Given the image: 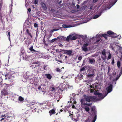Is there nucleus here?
Returning <instances> with one entry per match:
<instances>
[{
	"label": "nucleus",
	"instance_id": "a878e982",
	"mask_svg": "<svg viewBox=\"0 0 122 122\" xmlns=\"http://www.w3.org/2000/svg\"><path fill=\"white\" fill-rule=\"evenodd\" d=\"M84 109L86 112H87L89 113H90V109L88 107L86 106L85 107Z\"/></svg>",
	"mask_w": 122,
	"mask_h": 122
},
{
	"label": "nucleus",
	"instance_id": "69168bd1",
	"mask_svg": "<svg viewBox=\"0 0 122 122\" xmlns=\"http://www.w3.org/2000/svg\"><path fill=\"white\" fill-rule=\"evenodd\" d=\"M4 118H2V119H1L0 120V121H1L3 120H4Z\"/></svg>",
	"mask_w": 122,
	"mask_h": 122
},
{
	"label": "nucleus",
	"instance_id": "f704fd0d",
	"mask_svg": "<svg viewBox=\"0 0 122 122\" xmlns=\"http://www.w3.org/2000/svg\"><path fill=\"white\" fill-rule=\"evenodd\" d=\"M94 61V59H90L89 60V62L91 64Z\"/></svg>",
	"mask_w": 122,
	"mask_h": 122
},
{
	"label": "nucleus",
	"instance_id": "9d476101",
	"mask_svg": "<svg viewBox=\"0 0 122 122\" xmlns=\"http://www.w3.org/2000/svg\"><path fill=\"white\" fill-rule=\"evenodd\" d=\"M91 88H93V89H91L90 90V92L91 93L96 92L98 90L97 89V86L96 85L95 86V87L91 86ZM94 93L95 92H94Z\"/></svg>",
	"mask_w": 122,
	"mask_h": 122
},
{
	"label": "nucleus",
	"instance_id": "7ed1b4c3",
	"mask_svg": "<svg viewBox=\"0 0 122 122\" xmlns=\"http://www.w3.org/2000/svg\"><path fill=\"white\" fill-rule=\"evenodd\" d=\"M84 97L85 98L86 101L87 102H88L89 103H88L86 102L85 104V105L88 106L91 105L92 103V101L94 99V98L93 96H85Z\"/></svg>",
	"mask_w": 122,
	"mask_h": 122
},
{
	"label": "nucleus",
	"instance_id": "e2e57ef3",
	"mask_svg": "<svg viewBox=\"0 0 122 122\" xmlns=\"http://www.w3.org/2000/svg\"><path fill=\"white\" fill-rule=\"evenodd\" d=\"M93 9V8H88V9L87 10H93L94 9Z\"/></svg>",
	"mask_w": 122,
	"mask_h": 122
},
{
	"label": "nucleus",
	"instance_id": "13d9d810",
	"mask_svg": "<svg viewBox=\"0 0 122 122\" xmlns=\"http://www.w3.org/2000/svg\"><path fill=\"white\" fill-rule=\"evenodd\" d=\"M58 30L57 29H53L52 30H51V31L52 32H53L55 31H56V30Z\"/></svg>",
	"mask_w": 122,
	"mask_h": 122
},
{
	"label": "nucleus",
	"instance_id": "79ce46f5",
	"mask_svg": "<svg viewBox=\"0 0 122 122\" xmlns=\"http://www.w3.org/2000/svg\"><path fill=\"white\" fill-rule=\"evenodd\" d=\"M34 26L35 27H37L38 26V24H37L35 23L34 24Z\"/></svg>",
	"mask_w": 122,
	"mask_h": 122
},
{
	"label": "nucleus",
	"instance_id": "de8ad7c7",
	"mask_svg": "<svg viewBox=\"0 0 122 122\" xmlns=\"http://www.w3.org/2000/svg\"><path fill=\"white\" fill-rule=\"evenodd\" d=\"M101 39H97L96 42L97 43L99 42L100 41V40Z\"/></svg>",
	"mask_w": 122,
	"mask_h": 122
},
{
	"label": "nucleus",
	"instance_id": "6e6d98bb",
	"mask_svg": "<svg viewBox=\"0 0 122 122\" xmlns=\"http://www.w3.org/2000/svg\"><path fill=\"white\" fill-rule=\"evenodd\" d=\"M56 61H58V62H60L61 63H62V61H60L58 59H56Z\"/></svg>",
	"mask_w": 122,
	"mask_h": 122
},
{
	"label": "nucleus",
	"instance_id": "4be33fe9",
	"mask_svg": "<svg viewBox=\"0 0 122 122\" xmlns=\"http://www.w3.org/2000/svg\"><path fill=\"white\" fill-rule=\"evenodd\" d=\"M95 72L94 71H92V74H88L87 75V77L89 78H91L93 76H94Z\"/></svg>",
	"mask_w": 122,
	"mask_h": 122
},
{
	"label": "nucleus",
	"instance_id": "423d86ee",
	"mask_svg": "<svg viewBox=\"0 0 122 122\" xmlns=\"http://www.w3.org/2000/svg\"><path fill=\"white\" fill-rule=\"evenodd\" d=\"M67 10L69 13H76L80 11L81 8H67Z\"/></svg>",
	"mask_w": 122,
	"mask_h": 122
},
{
	"label": "nucleus",
	"instance_id": "0e129e2a",
	"mask_svg": "<svg viewBox=\"0 0 122 122\" xmlns=\"http://www.w3.org/2000/svg\"><path fill=\"white\" fill-rule=\"evenodd\" d=\"M41 88V87L40 86H39L38 87V90H40Z\"/></svg>",
	"mask_w": 122,
	"mask_h": 122
},
{
	"label": "nucleus",
	"instance_id": "dca6fc26",
	"mask_svg": "<svg viewBox=\"0 0 122 122\" xmlns=\"http://www.w3.org/2000/svg\"><path fill=\"white\" fill-rule=\"evenodd\" d=\"M49 113L50 116H51L52 115L55 114L56 113L55 109H53L51 110H50L49 111Z\"/></svg>",
	"mask_w": 122,
	"mask_h": 122
},
{
	"label": "nucleus",
	"instance_id": "c85d7f7f",
	"mask_svg": "<svg viewBox=\"0 0 122 122\" xmlns=\"http://www.w3.org/2000/svg\"><path fill=\"white\" fill-rule=\"evenodd\" d=\"M3 85L5 87L6 89H7L9 87V85L6 83L4 84H3Z\"/></svg>",
	"mask_w": 122,
	"mask_h": 122
},
{
	"label": "nucleus",
	"instance_id": "393cba45",
	"mask_svg": "<svg viewBox=\"0 0 122 122\" xmlns=\"http://www.w3.org/2000/svg\"><path fill=\"white\" fill-rule=\"evenodd\" d=\"M71 35H70L67 36V38L65 37V41H69V39L70 38H71Z\"/></svg>",
	"mask_w": 122,
	"mask_h": 122
},
{
	"label": "nucleus",
	"instance_id": "338daca9",
	"mask_svg": "<svg viewBox=\"0 0 122 122\" xmlns=\"http://www.w3.org/2000/svg\"><path fill=\"white\" fill-rule=\"evenodd\" d=\"M76 6H77V8H79V6L78 5H77Z\"/></svg>",
	"mask_w": 122,
	"mask_h": 122
},
{
	"label": "nucleus",
	"instance_id": "aec40b11",
	"mask_svg": "<svg viewBox=\"0 0 122 122\" xmlns=\"http://www.w3.org/2000/svg\"><path fill=\"white\" fill-rule=\"evenodd\" d=\"M45 76L49 80L51 79L52 77V76L50 74H46Z\"/></svg>",
	"mask_w": 122,
	"mask_h": 122
},
{
	"label": "nucleus",
	"instance_id": "603ef678",
	"mask_svg": "<svg viewBox=\"0 0 122 122\" xmlns=\"http://www.w3.org/2000/svg\"><path fill=\"white\" fill-rule=\"evenodd\" d=\"M85 68L84 67H83L80 70V71H83L85 70Z\"/></svg>",
	"mask_w": 122,
	"mask_h": 122
},
{
	"label": "nucleus",
	"instance_id": "c03bdc74",
	"mask_svg": "<svg viewBox=\"0 0 122 122\" xmlns=\"http://www.w3.org/2000/svg\"><path fill=\"white\" fill-rule=\"evenodd\" d=\"M68 112L70 114V116H71L70 117H71V116H72L73 114H71L70 113L71 112L70 111H68Z\"/></svg>",
	"mask_w": 122,
	"mask_h": 122
},
{
	"label": "nucleus",
	"instance_id": "a19ab883",
	"mask_svg": "<svg viewBox=\"0 0 122 122\" xmlns=\"http://www.w3.org/2000/svg\"><path fill=\"white\" fill-rule=\"evenodd\" d=\"M82 57L81 56H79L78 58V59L79 60H81L82 59Z\"/></svg>",
	"mask_w": 122,
	"mask_h": 122
},
{
	"label": "nucleus",
	"instance_id": "f257e3e1",
	"mask_svg": "<svg viewBox=\"0 0 122 122\" xmlns=\"http://www.w3.org/2000/svg\"><path fill=\"white\" fill-rule=\"evenodd\" d=\"M91 115L85 122H95L97 119V111L95 107H92L91 109Z\"/></svg>",
	"mask_w": 122,
	"mask_h": 122
},
{
	"label": "nucleus",
	"instance_id": "1a4fd4ad",
	"mask_svg": "<svg viewBox=\"0 0 122 122\" xmlns=\"http://www.w3.org/2000/svg\"><path fill=\"white\" fill-rule=\"evenodd\" d=\"M88 44L87 43L84 44H83V46L82 47V50L85 52L88 51V49L87 47V46H88Z\"/></svg>",
	"mask_w": 122,
	"mask_h": 122
},
{
	"label": "nucleus",
	"instance_id": "c9c22d12",
	"mask_svg": "<svg viewBox=\"0 0 122 122\" xmlns=\"http://www.w3.org/2000/svg\"><path fill=\"white\" fill-rule=\"evenodd\" d=\"M112 55L111 54H110V53L109 54V55L108 56L107 60H108L111 59L112 57Z\"/></svg>",
	"mask_w": 122,
	"mask_h": 122
},
{
	"label": "nucleus",
	"instance_id": "473e14b6",
	"mask_svg": "<svg viewBox=\"0 0 122 122\" xmlns=\"http://www.w3.org/2000/svg\"><path fill=\"white\" fill-rule=\"evenodd\" d=\"M77 38V37L76 36H73L72 38H71V40H76Z\"/></svg>",
	"mask_w": 122,
	"mask_h": 122
},
{
	"label": "nucleus",
	"instance_id": "f03ea898",
	"mask_svg": "<svg viewBox=\"0 0 122 122\" xmlns=\"http://www.w3.org/2000/svg\"><path fill=\"white\" fill-rule=\"evenodd\" d=\"M95 9L94 10L93 12L92 13V14L95 13H96L97 14L95 15L93 17L94 19H96L98 18L101 15V14L105 10H107V8H105V9H103V8H100L99 9V8H95ZM108 9H109L110 8H108Z\"/></svg>",
	"mask_w": 122,
	"mask_h": 122
},
{
	"label": "nucleus",
	"instance_id": "b1692460",
	"mask_svg": "<svg viewBox=\"0 0 122 122\" xmlns=\"http://www.w3.org/2000/svg\"><path fill=\"white\" fill-rule=\"evenodd\" d=\"M102 36L103 37L106 39H107V38L109 36L106 34H102Z\"/></svg>",
	"mask_w": 122,
	"mask_h": 122
},
{
	"label": "nucleus",
	"instance_id": "680f3d73",
	"mask_svg": "<svg viewBox=\"0 0 122 122\" xmlns=\"http://www.w3.org/2000/svg\"><path fill=\"white\" fill-rule=\"evenodd\" d=\"M2 3L1 2H0V8H1L2 7Z\"/></svg>",
	"mask_w": 122,
	"mask_h": 122
},
{
	"label": "nucleus",
	"instance_id": "f3484780",
	"mask_svg": "<svg viewBox=\"0 0 122 122\" xmlns=\"http://www.w3.org/2000/svg\"><path fill=\"white\" fill-rule=\"evenodd\" d=\"M31 113V111L30 110H27L25 112L24 115H27V117L29 116Z\"/></svg>",
	"mask_w": 122,
	"mask_h": 122
},
{
	"label": "nucleus",
	"instance_id": "e433bc0d",
	"mask_svg": "<svg viewBox=\"0 0 122 122\" xmlns=\"http://www.w3.org/2000/svg\"><path fill=\"white\" fill-rule=\"evenodd\" d=\"M56 71L58 72H61V70L59 68H57L56 69Z\"/></svg>",
	"mask_w": 122,
	"mask_h": 122
},
{
	"label": "nucleus",
	"instance_id": "5701e85b",
	"mask_svg": "<svg viewBox=\"0 0 122 122\" xmlns=\"http://www.w3.org/2000/svg\"><path fill=\"white\" fill-rule=\"evenodd\" d=\"M83 75L81 74H79L78 75V78L79 79H82L83 78Z\"/></svg>",
	"mask_w": 122,
	"mask_h": 122
},
{
	"label": "nucleus",
	"instance_id": "cd10ccee",
	"mask_svg": "<svg viewBox=\"0 0 122 122\" xmlns=\"http://www.w3.org/2000/svg\"><path fill=\"white\" fill-rule=\"evenodd\" d=\"M51 10L52 11L53 13L55 14L56 13H58L59 12V11L54 10L52 8H51Z\"/></svg>",
	"mask_w": 122,
	"mask_h": 122
},
{
	"label": "nucleus",
	"instance_id": "37998d69",
	"mask_svg": "<svg viewBox=\"0 0 122 122\" xmlns=\"http://www.w3.org/2000/svg\"><path fill=\"white\" fill-rule=\"evenodd\" d=\"M47 65H45L44 66V69L45 70H47V68H46V66Z\"/></svg>",
	"mask_w": 122,
	"mask_h": 122
},
{
	"label": "nucleus",
	"instance_id": "7c9ffc66",
	"mask_svg": "<svg viewBox=\"0 0 122 122\" xmlns=\"http://www.w3.org/2000/svg\"><path fill=\"white\" fill-rule=\"evenodd\" d=\"M80 101L81 104L85 105V100H84L81 99L80 100Z\"/></svg>",
	"mask_w": 122,
	"mask_h": 122
},
{
	"label": "nucleus",
	"instance_id": "5fc2aeb1",
	"mask_svg": "<svg viewBox=\"0 0 122 122\" xmlns=\"http://www.w3.org/2000/svg\"><path fill=\"white\" fill-rule=\"evenodd\" d=\"M101 60V57L99 56L98 57V60L99 61H100Z\"/></svg>",
	"mask_w": 122,
	"mask_h": 122
},
{
	"label": "nucleus",
	"instance_id": "412c9836",
	"mask_svg": "<svg viewBox=\"0 0 122 122\" xmlns=\"http://www.w3.org/2000/svg\"><path fill=\"white\" fill-rule=\"evenodd\" d=\"M26 33L27 34L30 36L31 38L32 37V36L31 34L30 30L27 29L26 30Z\"/></svg>",
	"mask_w": 122,
	"mask_h": 122
},
{
	"label": "nucleus",
	"instance_id": "9b49d317",
	"mask_svg": "<svg viewBox=\"0 0 122 122\" xmlns=\"http://www.w3.org/2000/svg\"><path fill=\"white\" fill-rule=\"evenodd\" d=\"M102 54L103 55L101 56L102 58L104 60H105L106 58V51L105 50H103L102 51Z\"/></svg>",
	"mask_w": 122,
	"mask_h": 122
},
{
	"label": "nucleus",
	"instance_id": "f8f14e48",
	"mask_svg": "<svg viewBox=\"0 0 122 122\" xmlns=\"http://www.w3.org/2000/svg\"><path fill=\"white\" fill-rule=\"evenodd\" d=\"M1 93L2 95L4 96L8 95V94L7 91L5 89H3L2 90Z\"/></svg>",
	"mask_w": 122,
	"mask_h": 122
},
{
	"label": "nucleus",
	"instance_id": "2eb2a0df",
	"mask_svg": "<svg viewBox=\"0 0 122 122\" xmlns=\"http://www.w3.org/2000/svg\"><path fill=\"white\" fill-rule=\"evenodd\" d=\"M29 50L31 51V52H33V51L35 52H36L34 53V54H37L39 53V51H36L33 49V47L32 46H30L29 48Z\"/></svg>",
	"mask_w": 122,
	"mask_h": 122
},
{
	"label": "nucleus",
	"instance_id": "c756f323",
	"mask_svg": "<svg viewBox=\"0 0 122 122\" xmlns=\"http://www.w3.org/2000/svg\"><path fill=\"white\" fill-rule=\"evenodd\" d=\"M57 40L58 39L57 38H56L53 39L50 41V42L51 43H52L56 41H57Z\"/></svg>",
	"mask_w": 122,
	"mask_h": 122
},
{
	"label": "nucleus",
	"instance_id": "bf43d9fd",
	"mask_svg": "<svg viewBox=\"0 0 122 122\" xmlns=\"http://www.w3.org/2000/svg\"><path fill=\"white\" fill-rule=\"evenodd\" d=\"M72 96H73V97H75V96H76V94L74 93H73L72 94Z\"/></svg>",
	"mask_w": 122,
	"mask_h": 122
},
{
	"label": "nucleus",
	"instance_id": "864d4df0",
	"mask_svg": "<svg viewBox=\"0 0 122 122\" xmlns=\"http://www.w3.org/2000/svg\"><path fill=\"white\" fill-rule=\"evenodd\" d=\"M28 11H27V13H28V12L29 13L30 12L31 9H30V8H29V9H28Z\"/></svg>",
	"mask_w": 122,
	"mask_h": 122
},
{
	"label": "nucleus",
	"instance_id": "774afa93",
	"mask_svg": "<svg viewBox=\"0 0 122 122\" xmlns=\"http://www.w3.org/2000/svg\"><path fill=\"white\" fill-rule=\"evenodd\" d=\"M63 46L62 45V44H60L59 45V46H60V47H61V46Z\"/></svg>",
	"mask_w": 122,
	"mask_h": 122
},
{
	"label": "nucleus",
	"instance_id": "49530a36",
	"mask_svg": "<svg viewBox=\"0 0 122 122\" xmlns=\"http://www.w3.org/2000/svg\"><path fill=\"white\" fill-rule=\"evenodd\" d=\"M6 116L5 114L2 115L0 117H4V118L6 117Z\"/></svg>",
	"mask_w": 122,
	"mask_h": 122
},
{
	"label": "nucleus",
	"instance_id": "a18cd8bd",
	"mask_svg": "<svg viewBox=\"0 0 122 122\" xmlns=\"http://www.w3.org/2000/svg\"><path fill=\"white\" fill-rule=\"evenodd\" d=\"M51 88V91L52 92H53L55 90V88L54 87H52Z\"/></svg>",
	"mask_w": 122,
	"mask_h": 122
},
{
	"label": "nucleus",
	"instance_id": "6ab92c4d",
	"mask_svg": "<svg viewBox=\"0 0 122 122\" xmlns=\"http://www.w3.org/2000/svg\"><path fill=\"white\" fill-rule=\"evenodd\" d=\"M94 93L95 95H98V97H100L101 99H103L102 98L105 96V95L103 96L102 94L100 93Z\"/></svg>",
	"mask_w": 122,
	"mask_h": 122
},
{
	"label": "nucleus",
	"instance_id": "20e7f679",
	"mask_svg": "<svg viewBox=\"0 0 122 122\" xmlns=\"http://www.w3.org/2000/svg\"><path fill=\"white\" fill-rule=\"evenodd\" d=\"M107 34L109 35L110 37L113 38H116L120 39L121 38V36L120 35L117 36L116 34L111 30H109L107 31Z\"/></svg>",
	"mask_w": 122,
	"mask_h": 122
},
{
	"label": "nucleus",
	"instance_id": "39448f33",
	"mask_svg": "<svg viewBox=\"0 0 122 122\" xmlns=\"http://www.w3.org/2000/svg\"><path fill=\"white\" fill-rule=\"evenodd\" d=\"M20 56L21 58L23 60H27L28 56L26 54H25V52L24 48L23 47H22L20 50Z\"/></svg>",
	"mask_w": 122,
	"mask_h": 122
},
{
	"label": "nucleus",
	"instance_id": "bb28decb",
	"mask_svg": "<svg viewBox=\"0 0 122 122\" xmlns=\"http://www.w3.org/2000/svg\"><path fill=\"white\" fill-rule=\"evenodd\" d=\"M62 26L64 28H69L72 27L71 25H67L65 24H63L62 25Z\"/></svg>",
	"mask_w": 122,
	"mask_h": 122
},
{
	"label": "nucleus",
	"instance_id": "8fccbe9b",
	"mask_svg": "<svg viewBox=\"0 0 122 122\" xmlns=\"http://www.w3.org/2000/svg\"><path fill=\"white\" fill-rule=\"evenodd\" d=\"M8 35H9V40H10V32H9L8 33Z\"/></svg>",
	"mask_w": 122,
	"mask_h": 122
},
{
	"label": "nucleus",
	"instance_id": "a211bd4d",
	"mask_svg": "<svg viewBox=\"0 0 122 122\" xmlns=\"http://www.w3.org/2000/svg\"><path fill=\"white\" fill-rule=\"evenodd\" d=\"M57 38L58 40L59 39V41H65V37L63 36H59L57 37Z\"/></svg>",
	"mask_w": 122,
	"mask_h": 122
},
{
	"label": "nucleus",
	"instance_id": "4d7b16f0",
	"mask_svg": "<svg viewBox=\"0 0 122 122\" xmlns=\"http://www.w3.org/2000/svg\"><path fill=\"white\" fill-rule=\"evenodd\" d=\"M97 1H98V0H93V3H95L97 2Z\"/></svg>",
	"mask_w": 122,
	"mask_h": 122
},
{
	"label": "nucleus",
	"instance_id": "4468645a",
	"mask_svg": "<svg viewBox=\"0 0 122 122\" xmlns=\"http://www.w3.org/2000/svg\"><path fill=\"white\" fill-rule=\"evenodd\" d=\"M29 50L31 51V52H33V51L35 52H36L34 53V54H37L39 53V51H36L33 49V47L32 46H30L29 48Z\"/></svg>",
	"mask_w": 122,
	"mask_h": 122
},
{
	"label": "nucleus",
	"instance_id": "6e6552de",
	"mask_svg": "<svg viewBox=\"0 0 122 122\" xmlns=\"http://www.w3.org/2000/svg\"><path fill=\"white\" fill-rule=\"evenodd\" d=\"M73 115L71 116L72 119L75 122H77L79 119V116H77V115H76L73 116Z\"/></svg>",
	"mask_w": 122,
	"mask_h": 122
},
{
	"label": "nucleus",
	"instance_id": "09e8293b",
	"mask_svg": "<svg viewBox=\"0 0 122 122\" xmlns=\"http://www.w3.org/2000/svg\"><path fill=\"white\" fill-rule=\"evenodd\" d=\"M36 65H32V66H31L32 67V68L33 69L35 67H36Z\"/></svg>",
	"mask_w": 122,
	"mask_h": 122
},
{
	"label": "nucleus",
	"instance_id": "58836bf2",
	"mask_svg": "<svg viewBox=\"0 0 122 122\" xmlns=\"http://www.w3.org/2000/svg\"><path fill=\"white\" fill-rule=\"evenodd\" d=\"M38 0H35L34 3L36 5L38 4Z\"/></svg>",
	"mask_w": 122,
	"mask_h": 122
},
{
	"label": "nucleus",
	"instance_id": "ddd939ff",
	"mask_svg": "<svg viewBox=\"0 0 122 122\" xmlns=\"http://www.w3.org/2000/svg\"><path fill=\"white\" fill-rule=\"evenodd\" d=\"M64 53L67 54V55L70 56L71 54L72 51L70 50H64L63 51Z\"/></svg>",
	"mask_w": 122,
	"mask_h": 122
},
{
	"label": "nucleus",
	"instance_id": "052dcab7",
	"mask_svg": "<svg viewBox=\"0 0 122 122\" xmlns=\"http://www.w3.org/2000/svg\"><path fill=\"white\" fill-rule=\"evenodd\" d=\"M94 71L93 70H91V71H90L89 72V73L91 74H92V71Z\"/></svg>",
	"mask_w": 122,
	"mask_h": 122
},
{
	"label": "nucleus",
	"instance_id": "3c124183",
	"mask_svg": "<svg viewBox=\"0 0 122 122\" xmlns=\"http://www.w3.org/2000/svg\"><path fill=\"white\" fill-rule=\"evenodd\" d=\"M114 63V59H112V65H113Z\"/></svg>",
	"mask_w": 122,
	"mask_h": 122
},
{
	"label": "nucleus",
	"instance_id": "0eeeda50",
	"mask_svg": "<svg viewBox=\"0 0 122 122\" xmlns=\"http://www.w3.org/2000/svg\"><path fill=\"white\" fill-rule=\"evenodd\" d=\"M112 84H110V85L106 88V90L107 91V93L105 94V96L103 97L102 98L103 99L105 96H106L107 94L111 92L112 90Z\"/></svg>",
	"mask_w": 122,
	"mask_h": 122
},
{
	"label": "nucleus",
	"instance_id": "4c0bfd02",
	"mask_svg": "<svg viewBox=\"0 0 122 122\" xmlns=\"http://www.w3.org/2000/svg\"><path fill=\"white\" fill-rule=\"evenodd\" d=\"M5 76L6 77H7L8 78L10 79V76H9V73H7L5 74Z\"/></svg>",
	"mask_w": 122,
	"mask_h": 122
},
{
	"label": "nucleus",
	"instance_id": "72a5a7b5",
	"mask_svg": "<svg viewBox=\"0 0 122 122\" xmlns=\"http://www.w3.org/2000/svg\"><path fill=\"white\" fill-rule=\"evenodd\" d=\"M117 0H115V2L114 3H112L111 4V5H110V8H111L112 6L114 5V4L115 3L117 2Z\"/></svg>",
	"mask_w": 122,
	"mask_h": 122
},
{
	"label": "nucleus",
	"instance_id": "2f4dec72",
	"mask_svg": "<svg viewBox=\"0 0 122 122\" xmlns=\"http://www.w3.org/2000/svg\"><path fill=\"white\" fill-rule=\"evenodd\" d=\"M24 100V98L22 97L21 96H20L19 97V101H22Z\"/></svg>",
	"mask_w": 122,
	"mask_h": 122
},
{
	"label": "nucleus",
	"instance_id": "ea45409f",
	"mask_svg": "<svg viewBox=\"0 0 122 122\" xmlns=\"http://www.w3.org/2000/svg\"><path fill=\"white\" fill-rule=\"evenodd\" d=\"M41 6L43 8H45L46 5L44 3H42V4H41Z\"/></svg>",
	"mask_w": 122,
	"mask_h": 122
}]
</instances>
